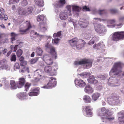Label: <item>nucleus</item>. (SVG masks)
I'll return each mask as SVG.
<instances>
[{
    "instance_id": "f257e3e1",
    "label": "nucleus",
    "mask_w": 124,
    "mask_h": 124,
    "mask_svg": "<svg viewBox=\"0 0 124 124\" xmlns=\"http://www.w3.org/2000/svg\"><path fill=\"white\" fill-rule=\"evenodd\" d=\"M93 61L91 60L87 59H84L80 61H76L74 62V64L76 66L79 65L84 64V67L85 69H89L92 66Z\"/></svg>"
},
{
    "instance_id": "f03ea898",
    "label": "nucleus",
    "mask_w": 124,
    "mask_h": 124,
    "mask_svg": "<svg viewBox=\"0 0 124 124\" xmlns=\"http://www.w3.org/2000/svg\"><path fill=\"white\" fill-rule=\"evenodd\" d=\"M54 67L55 68L52 69V67L48 66H45L44 68V70L46 73H49L51 76H54L56 75L55 71L58 69L57 65L54 64Z\"/></svg>"
},
{
    "instance_id": "7ed1b4c3",
    "label": "nucleus",
    "mask_w": 124,
    "mask_h": 124,
    "mask_svg": "<svg viewBox=\"0 0 124 124\" xmlns=\"http://www.w3.org/2000/svg\"><path fill=\"white\" fill-rule=\"evenodd\" d=\"M124 39V31H117L114 32L112 36L113 40L117 41Z\"/></svg>"
},
{
    "instance_id": "20e7f679",
    "label": "nucleus",
    "mask_w": 124,
    "mask_h": 124,
    "mask_svg": "<svg viewBox=\"0 0 124 124\" xmlns=\"http://www.w3.org/2000/svg\"><path fill=\"white\" fill-rule=\"evenodd\" d=\"M82 109L83 113L85 116L90 117L93 116V113L92 111L93 109L90 106H85L83 107Z\"/></svg>"
},
{
    "instance_id": "39448f33",
    "label": "nucleus",
    "mask_w": 124,
    "mask_h": 124,
    "mask_svg": "<svg viewBox=\"0 0 124 124\" xmlns=\"http://www.w3.org/2000/svg\"><path fill=\"white\" fill-rule=\"evenodd\" d=\"M121 68V64L120 62L115 63L112 69L111 72L112 73H116L115 74L117 75L122 72Z\"/></svg>"
},
{
    "instance_id": "423d86ee",
    "label": "nucleus",
    "mask_w": 124,
    "mask_h": 124,
    "mask_svg": "<svg viewBox=\"0 0 124 124\" xmlns=\"http://www.w3.org/2000/svg\"><path fill=\"white\" fill-rule=\"evenodd\" d=\"M101 112H102V114H103L101 117V120L102 121H104L106 120L109 121H111L114 119V117H109L107 114V111H106L105 108H101Z\"/></svg>"
},
{
    "instance_id": "0eeeda50",
    "label": "nucleus",
    "mask_w": 124,
    "mask_h": 124,
    "mask_svg": "<svg viewBox=\"0 0 124 124\" xmlns=\"http://www.w3.org/2000/svg\"><path fill=\"white\" fill-rule=\"evenodd\" d=\"M56 83L55 79L53 78H51L49 80V82L47 85H46L43 87L42 88L49 89L51 88L55 85Z\"/></svg>"
},
{
    "instance_id": "6e6552de",
    "label": "nucleus",
    "mask_w": 124,
    "mask_h": 124,
    "mask_svg": "<svg viewBox=\"0 0 124 124\" xmlns=\"http://www.w3.org/2000/svg\"><path fill=\"white\" fill-rule=\"evenodd\" d=\"M23 25L24 29L21 30L19 31L20 33L22 34H23L28 31L32 27L30 22L29 21H26L23 23Z\"/></svg>"
},
{
    "instance_id": "1a4fd4ad",
    "label": "nucleus",
    "mask_w": 124,
    "mask_h": 124,
    "mask_svg": "<svg viewBox=\"0 0 124 124\" xmlns=\"http://www.w3.org/2000/svg\"><path fill=\"white\" fill-rule=\"evenodd\" d=\"M118 80L114 77L109 78L108 82V85L112 87H115L119 85L118 83Z\"/></svg>"
},
{
    "instance_id": "9d476101",
    "label": "nucleus",
    "mask_w": 124,
    "mask_h": 124,
    "mask_svg": "<svg viewBox=\"0 0 124 124\" xmlns=\"http://www.w3.org/2000/svg\"><path fill=\"white\" fill-rule=\"evenodd\" d=\"M45 46L46 48V50H50V53L53 55V57H54L56 59L57 57V55L55 48L48 43L45 45Z\"/></svg>"
},
{
    "instance_id": "9b49d317",
    "label": "nucleus",
    "mask_w": 124,
    "mask_h": 124,
    "mask_svg": "<svg viewBox=\"0 0 124 124\" xmlns=\"http://www.w3.org/2000/svg\"><path fill=\"white\" fill-rule=\"evenodd\" d=\"M43 60L48 65H51L53 63L52 58L47 54L44 55Z\"/></svg>"
},
{
    "instance_id": "f8f14e48",
    "label": "nucleus",
    "mask_w": 124,
    "mask_h": 124,
    "mask_svg": "<svg viewBox=\"0 0 124 124\" xmlns=\"http://www.w3.org/2000/svg\"><path fill=\"white\" fill-rule=\"evenodd\" d=\"M71 15L70 12H67L66 11L61 12L59 15L60 19L62 20H65L67 19L68 16Z\"/></svg>"
},
{
    "instance_id": "ddd939ff",
    "label": "nucleus",
    "mask_w": 124,
    "mask_h": 124,
    "mask_svg": "<svg viewBox=\"0 0 124 124\" xmlns=\"http://www.w3.org/2000/svg\"><path fill=\"white\" fill-rule=\"evenodd\" d=\"M75 83L77 87H84L86 85L85 83L82 80L80 79H76L75 80Z\"/></svg>"
},
{
    "instance_id": "4468645a",
    "label": "nucleus",
    "mask_w": 124,
    "mask_h": 124,
    "mask_svg": "<svg viewBox=\"0 0 124 124\" xmlns=\"http://www.w3.org/2000/svg\"><path fill=\"white\" fill-rule=\"evenodd\" d=\"M85 44V41L81 39L79 40L78 42L76 45V49L78 50L81 49L84 46Z\"/></svg>"
},
{
    "instance_id": "2eb2a0df",
    "label": "nucleus",
    "mask_w": 124,
    "mask_h": 124,
    "mask_svg": "<svg viewBox=\"0 0 124 124\" xmlns=\"http://www.w3.org/2000/svg\"><path fill=\"white\" fill-rule=\"evenodd\" d=\"M19 81L18 83H17V86L19 88H21L24 85L25 82V79L23 78H19Z\"/></svg>"
},
{
    "instance_id": "dca6fc26",
    "label": "nucleus",
    "mask_w": 124,
    "mask_h": 124,
    "mask_svg": "<svg viewBox=\"0 0 124 124\" xmlns=\"http://www.w3.org/2000/svg\"><path fill=\"white\" fill-rule=\"evenodd\" d=\"M65 0H60L56 2L54 5L55 9H56V8L62 6L65 4Z\"/></svg>"
},
{
    "instance_id": "f3484780",
    "label": "nucleus",
    "mask_w": 124,
    "mask_h": 124,
    "mask_svg": "<svg viewBox=\"0 0 124 124\" xmlns=\"http://www.w3.org/2000/svg\"><path fill=\"white\" fill-rule=\"evenodd\" d=\"M78 24L81 28H85L87 27L88 24V23L85 20H82L81 21L79 20L78 21Z\"/></svg>"
},
{
    "instance_id": "a211bd4d",
    "label": "nucleus",
    "mask_w": 124,
    "mask_h": 124,
    "mask_svg": "<svg viewBox=\"0 0 124 124\" xmlns=\"http://www.w3.org/2000/svg\"><path fill=\"white\" fill-rule=\"evenodd\" d=\"M79 40L77 38H75L69 41V42L71 46H75Z\"/></svg>"
},
{
    "instance_id": "6ab92c4d",
    "label": "nucleus",
    "mask_w": 124,
    "mask_h": 124,
    "mask_svg": "<svg viewBox=\"0 0 124 124\" xmlns=\"http://www.w3.org/2000/svg\"><path fill=\"white\" fill-rule=\"evenodd\" d=\"M40 25V31L42 32H44L46 31L47 29L46 26V24L43 22H40L39 23Z\"/></svg>"
},
{
    "instance_id": "aec40b11",
    "label": "nucleus",
    "mask_w": 124,
    "mask_h": 124,
    "mask_svg": "<svg viewBox=\"0 0 124 124\" xmlns=\"http://www.w3.org/2000/svg\"><path fill=\"white\" fill-rule=\"evenodd\" d=\"M84 91L87 93H92L93 92V88L89 85L86 86L84 89Z\"/></svg>"
},
{
    "instance_id": "412c9836",
    "label": "nucleus",
    "mask_w": 124,
    "mask_h": 124,
    "mask_svg": "<svg viewBox=\"0 0 124 124\" xmlns=\"http://www.w3.org/2000/svg\"><path fill=\"white\" fill-rule=\"evenodd\" d=\"M83 99L84 102L86 103H90L91 102L92 100L90 97L87 95H85Z\"/></svg>"
},
{
    "instance_id": "4be33fe9",
    "label": "nucleus",
    "mask_w": 124,
    "mask_h": 124,
    "mask_svg": "<svg viewBox=\"0 0 124 124\" xmlns=\"http://www.w3.org/2000/svg\"><path fill=\"white\" fill-rule=\"evenodd\" d=\"M19 14L20 15H27L26 8L19 9L18 10Z\"/></svg>"
},
{
    "instance_id": "5701e85b",
    "label": "nucleus",
    "mask_w": 124,
    "mask_h": 124,
    "mask_svg": "<svg viewBox=\"0 0 124 124\" xmlns=\"http://www.w3.org/2000/svg\"><path fill=\"white\" fill-rule=\"evenodd\" d=\"M72 11L74 13L78 14L81 10V8L78 6L73 5Z\"/></svg>"
},
{
    "instance_id": "b1692460",
    "label": "nucleus",
    "mask_w": 124,
    "mask_h": 124,
    "mask_svg": "<svg viewBox=\"0 0 124 124\" xmlns=\"http://www.w3.org/2000/svg\"><path fill=\"white\" fill-rule=\"evenodd\" d=\"M17 97L21 100L23 99L27 96L26 93L22 92L17 95Z\"/></svg>"
},
{
    "instance_id": "393cba45",
    "label": "nucleus",
    "mask_w": 124,
    "mask_h": 124,
    "mask_svg": "<svg viewBox=\"0 0 124 124\" xmlns=\"http://www.w3.org/2000/svg\"><path fill=\"white\" fill-rule=\"evenodd\" d=\"M119 114L123 116L118 117V119L120 124H124V112L121 111Z\"/></svg>"
},
{
    "instance_id": "a878e982",
    "label": "nucleus",
    "mask_w": 124,
    "mask_h": 124,
    "mask_svg": "<svg viewBox=\"0 0 124 124\" xmlns=\"http://www.w3.org/2000/svg\"><path fill=\"white\" fill-rule=\"evenodd\" d=\"M36 5L40 7H42L44 5L43 0H34Z\"/></svg>"
},
{
    "instance_id": "bb28decb",
    "label": "nucleus",
    "mask_w": 124,
    "mask_h": 124,
    "mask_svg": "<svg viewBox=\"0 0 124 124\" xmlns=\"http://www.w3.org/2000/svg\"><path fill=\"white\" fill-rule=\"evenodd\" d=\"M19 72L20 73H29L30 72L29 68L27 67H24L22 70H20Z\"/></svg>"
},
{
    "instance_id": "cd10ccee",
    "label": "nucleus",
    "mask_w": 124,
    "mask_h": 124,
    "mask_svg": "<svg viewBox=\"0 0 124 124\" xmlns=\"http://www.w3.org/2000/svg\"><path fill=\"white\" fill-rule=\"evenodd\" d=\"M100 96V94L98 93L93 94L92 96L93 100L95 101H96Z\"/></svg>"
},
{
    "instance_id": "c85d7f7f",
    "label": "nucleus",
    "mask_w": 124,
    "mask_h": 124,
    "mask_svg": "<svg viewBox=\"0 0 124 124\" xmlns=\"http://www.w3.org/2000/svg\"><path fill=\"white\" fill-rule=\"evenodd\" d=\"M94 26L95 31L97 32L100 33L101 32V26L100 24H94Z\"/></svg>"
},
{
    "instance_id": "c756f323",
    "label": "nucleus",
    "mask_w": 124,
    "mask_h": 124,
    "mask_svg": "<svg viewBox=\"0 0 124 124\" xmlns=\"http://www.w3.org/2000/svg\"><path fill=\"white\" fill-rule=\"evenodd\" d=\"M10 85H11L10 88L12 89H16L17 88V86L16 85L15 81L12 80L10 81Z\"/></svg>"
},
{
    "instance_id": "7c9ffc66",
    "label": "nucleus",
    "mask_w": 124,
    "mask_h": 124,
    "mask_svg": "<svg viewBox=\"0 0 124 124\" xmlns=\"http://www.w3.org/2000/svg\"><path fill=\"white\" fill-rule=\"evenodd\" d=\"M36 53L39 56H40L42 55L43 51L40 47H38L36 49Z\"/></svg>"
},
{
    "instance_id": "2f4dec72",
    "label": "nucleus",
    "mask_w": 124,
    "mask_h": 124,
    "mask_svg": "<svg viewBox=\"0 0 124 124\" xmlns=\"http://www.w3.org/2000/svg\"><path fill=\"white\" fill-rule=\"evenodd\" d=\"M68 21L69 22H71L73 23L75 28H78V27H77V21H75L74 20L71 18H69L68 19Z\"/></svg>"
},
{
    "instance_id": "473e14b6",
    "label": "nucleus",
    "mask_w": 124,
    "mask_h": 124,
    "mask_svg": "<svg viewBox=\"0 0 124 124\" xmlns=\"http://www.w3.org/2000/svg\"><path fill=\"white\" fill-rule=\"evenodd\" d=\"M1 81L2 84H5V89H6L9 88V86L8 85V83L7 81L6 80V79L5 78L2 79V80H0V81Z\"/></svg>"
},
{
    "instance_id": "72a5a7b5",
    "label": "nucleus",
    "mask_w": 124,
    "mask_h": 124,
    "mask_svg": "<svg viewBox=\"0 0 124 124\" xmlns=\"http://www.w3.org/2000/svg\"><path fill=\"white\" fill-rule=\"evenodd\" d=\"M33 9V7L31 6L29 7L26 9V12L27 15L31 13Z\"/></svg>"
},
{
    "instance_id": "f704fd0d",
    "label": "nucleus",
    "mask_w": 124,
    "mask_h": 124,
    "mask_svg": "<svg viewBox=\"0 0 124 124\" xmlns=\"http://www.w3.org/2000/svg\"><path fill=\"white\" fill-rule=\"evenodd\" d=\"M11 42L13 43V41L16 40L15 37L17 36L18 34H16L14 32H12L11 33Z\"/></svg>"
},
{
    "instance_id": "c9c22d12",
    "label": "nucleus",
    "mask_w": 124,
    "mask_h": 124,
    "mask_svg": "<svg viewBox=\"0 0 124 124\" xmlns=\"http://www.w3.org/2000/svg\"><path fill=\"white\" fill-rule=\"evenodd\" d=\"M109 98L111 99V101H117L119 99L118 97L116 95H112L109 97Z\"/></svg>"
},
{
    "instance_id": "e433bc0d",
    "label": "nucleus",
    "mask_w": 124,
    "mask_h": 124,
    "mask_svg": "<svg viewBox=\"0 0 124 124\" xmlns=\"http://www.w3.org/2000/svg\"><path fill=\"white\" fill-rule=\"evenodd\" d=\"M44 16L43 15L38 16L37 17V20L39 22L41 20H43L44 18Z\"/></svg>"
},
{
    "instance_id": "4c0bfd02",
    "label": "nucleus",
    "mask_w": 124,
    "mask_h": 124,
    "mask_svg": "<svg viewBox=\"0 0 124 124\" xmlns=\"http://www.w3.org/2000/svg\"><path fill=\"white\" fill-rule=\"evenodd\" d=\"M94 79V78L93 76H91L89 77L88 79H87V80L88 82L91 84L92 83Z\"/></svg>"
},
{
    "instance_id": "58836bf2",
    "label": "nucleus",
    "mask_w": 124,
    "mask_h": 124,
    "mask_svg": "<svg viewBox=\"0 0 124 124\" xmlns=\"http://www.w3.org/2000/svg\"><path fill=\"white\" fill-rule=\"evenodd\" d=\"M60 40V39L58 38H55L53 39L52 40V43L53 44H57Z\"/></svg>"
},
{
    "instance_id": "ea45409f",
    "label": "nucleus",
    "mask_w": 124,
    "mask_h": 124,
    "mask_svg": "<svg viewBox=\"0 0 124 124\" xmlns=\"http://www.w3.org/2000/svg\"><path fill=\"white\" fill-rule=\"evenodd\" d=\"M23 52V51L20 49L18 50L16 53L17 56L18 57H20L22 55Z\"/></svg>"
},
{
    "instance_id": "a19ab883",
    "label": "nucleus",
    "mask_w": 124,
    "mask_h": 124,
    "mask_svg": "<svg viewBox=\"0 0 124 124\" xmlns=\"http://www.w3.org/2000/svg\"><path fill=\"white\" fill-rule=\"evenodd\" d=\"M31 91L34 93H38L37 95H38L39 93V88L37 87L34 89H32L31 90Z\"/></svg>"
},
{
    "instance_id": "79ce46f5",
    "label": "nucleus",
    "mask_w": 124,
    "mask_h": 124,
    "mask_svg": "<svg viewBox=\"0 0 124 124\" xmlns=\"http://www.w3.org/2000/svg\"><path fill=\"white\" fill-rule=\"evenodd\" d=\"M72 6L69 5L67 6V8L68 10L67 11H66L67 12H70V14H71V9H72Z\"/></svg>"
},
{
    "instance_id": "37998d69",
    "label": "nucleus",
    "mask_w": 124,
    "mask_h": 124,
    "mask_svg": "<svg viewBox=\"0 0 124 124\" xmlns=\"http://www.w3.org/2000/svg\"><path fill=\"white\" fill-rule=\"evenodd\" d=\"M39 58L38 57L35 58L33 59H32L30 61V63L31 64H33L36 63L38 60Z\"/></svg>"
},
{
    "instance_id": "c03bdc74",
    "label": "nucleus",
    "mask_w": 124,
    "mask_h": 124,
    "mask_svg": "<svg viewBox=\"0 0 124 124\" xmlns=\"http://www.w3.org/2000/svg\"><path fill=\"white\" fill-rule=\"evenodd\" d=\"M28 4V1L26 0H23L21 3V5L23 6H26Z\"/></svg>"
},
{
    "instance_id": "a18cd8bd",
    "label": "nucleus",
    "mask_w": 124,
    "mask_h": 124,
    "mask_svg": "<svg viewBox=\"0 0 124 124\" xmlns=\"http://www.w3.org/2000/svg\"><path fill=\"white\" fill-rule=\"evenodd\" d=\"M61 31L58 32L57 33H54L53 36V37H58L61 35Z\"/></svg>"
},
{
    "instance_id": "49530a36",
    "label": "nucleus",
    "mask_w": 124,
    "mask_h": 124,
    "mask_svg": "<svg viewBox=\"0 0 124 124\" xmlns=\"http://www.w3.org/2000/svg\"><path fill=\"white\" fill-rule=\"evenodd\" d=\"M101 44L100 43H99L96 45H94L93 46V48L96 49H98L101 47Z\"/></svg>"
},
{
    "instance_id": "de8ad7c7",
    "label": "nucleus",
    "mask_w": 124,
    "mask_h": 124,
    "mask_svg": "<svg viewBox=\"0 0 124 124\" xmlns=\"http://www.w3.org/2000/svg\"><path fill=\"white\" fill-rule=\"evenodd\" d=\"M90 74L89 73H83L82 74H78V75H79L81 76H83V77H87L88 76H89L90 75Z\"/></svg>"
},
{
    "instance_id": "09e8293b",
    "label": "nucleus",
    "mask_w": 124,
    "mask_h": 124,
    "mask_svg": "<svg viewBox=\"0 0 124 124\" xmlns=\"http://www.w3.org/2000/svg\"><path fill=\"white\" fill-rule=\"evenodd\" d=\"M31 86V84L27 83H26L25 85V90L26 91H27L30 87V86Z\"/></svg>"
},
{
    "instance_id": "8fccbe9b",
    "label": "nucleus",
    "mask_w": 124,
    "mask_h": 124,
    "mask_svg": "<svg viewBox=\"0 0 124 124\" xmlns=\"http://www.w3.org/2000/svg\"><path fill=\"white\" fill-rule=\"evenodd\" d=\"M31 92L29 93V95L30 96H36L37 95V93H34L31 90Z\"/></svg>"
},
{
    "instance_id": "3c124183",
    "label": "nucleus",
    "mask_w": 124,
    "mask_h": 124,
    "mask_svg": "<svg viewBox=\"0 0 124 124\" xmlns=\"http://www.w3.org/2000/svg\"><path fill=\"white\" fill-rule=\"evenodd\" d=\"M0 68L1 69H6L8 70H9V68L8 67V66L3 65L0 67Z\"/></svg>"
},
{
    "instance_id": "603ef678",
    "label": "nucleus",
    "mask_w": 124,
    "mask_h": 124,
    "mask_svg": "<svg viewBox=\"0 0 124 124\" xmlns=\"http://www.w3.org/2000/svg\"><path fill=\"white\" fill-rule=\"evenodd\" d=\"M20 68V66L18 63H16L15 64L14 69L15 70H16L17 69H19Z\"/></svg>"
},
{
    "instance_id": "864d4df0",
    "label": "nucleus",
    "mask_w": 124,
    "mask_h": 124,
    "mask_svg": "<svg viewBox=\"0 0 124 124\" xmlns=\"http://www.w3.org/2000/svg\"><path fill=\"white\" fill-rule=\"evenodd\" d=\"M16 60V55L15 54H13L11 58V61H15Z\"/></svg>"
},
{
    "instance_id": "5fc2aeb1",
    "label": "nucleus",
    "mask_w": 124,
    "mask_h": 124,
    "mask_svg": "<svg viewBox=\"0 0 124 124\" xmlns=\"http://www.w3.org/2000/svg\"><path fill=\"white\" fill-rule=\"evenodd\" d=\"M19 1V0H10L9 1V2L10 3L13 4L18 3Z\"/></svg>"
},
{
    "instance_id": "6e6d98bb",
    "label": "nucleus",
    "mask_w": 124,
    "mask_h": 124,
    "mask_svg": "<svg viewBox=\"0 0 124 124\" xmlns=\"http://www.w3.org/2000/svg\"><path fill=\"white\" fill-rule=\"evenodd\" d=\"M23 21L21 19H19L16 20L15 23L16 25H18L22 23Z\"/></svg>"
},
{
    "instance_id": "4d7b16f0",
    "label": "nucleus",
    "mask_w": 124,
    "mask_h": 124,
    "mask_svg": "<svg viewBox=\"0 0 124 124\" xmlns=\"http://www.w3.org/2000/svg\"><path fill=\"white\" fill-rule=\"evenodd\" d=\"M30 34L31 36H32L33 35H39L37 32L34 31H32Z\"/></svg>"
},
{
    "instance_id": "13d9d810",
    "label": "nucleus",
    "mask_w": 124,
    "mask_h": 124,
    "mask_svg": "<svg viewBox=\"0 0 124 124\" xmlns=\"http://www.w3.org/2000/svg\"><path fill=\"white\" fill-rule=\"evenodd\" d=\"M108 23L109 24H113L115 22V20L114 19L110 20L108 21Z\"/></svg>"
},
{
    "instance_id": "bf43d9fd",
    "label": "nucleus",
    "mask_w": 124,
    "mask_h": 124,
    "mask_svg": "<svg viewBox=\"0 0 124 124\" xmlns=\"http://www.w3.org/2000/svg\"><path fill=\"white\" fill-rule=\"evenodd\" d=\"M101 109L100 108L98 109L97 110V116H101Z\"/></svg>"
},
{
    "instance_id": "052dcab7",
    "label": "nucleus",
    "mask_w": 124,
    "mask_h": 124,
    "mask_svg": "<svg viewBox=\"0 0 124 124\" xmlns=\"http://www.w3.org/2000/svg\"><path fill=\"white\" fill-rule=\"evenodd\" d=\"M83 8L84 10L86 11H90V10L89 8L86 6L83 7Z\"/></svg>"
},
{
    "instance_id": "680f3d73",
    "label": "nucleus",
    "mask_w": 124,
    "mask_h": 124,
    "mask_svg": "<svg viewBox=\"0 0 124 124\" xmlns=\"http://www.w3.org/2000/svg\"><path fill=\"white\" fill-rule=\"evenodd\" d=\"M27 62L25 61H23L22 62L20 63V65L21 66H23L26 65Z\"/></svg>"
},
{
    "instance_id": "e2e57ef3",
    "label": "nucleus",
    "mask_w": 124,
    "mask_h": 124,
    "mask_svg": "<svg viewBox=\"0 0 124 124\" xmlns=\"http://www.w3.org/2000/svg\"><path fill=\"white\" fill-rule=\"evenodd\" d=\"M110 11L112 14H115L117 12V10L116 9H111L110 10Z\"/></svg>"
},
{
    "instance_id": "0e129e2a",
    "label": "nucleus",
    "mask_w": 124,
    "mask_h": 124,
    "mask_svg": "<svg viewBox=\"0 0 124 124\" xmlns=\"http://www.w3.org/2000/svg\"><path fill=\"white\" fill-rule=\"evenodd\" d=\"M38 64L40 67H43L44 66V63L42 61L39 62Z\"/></svg>"
},
{
    "instance_id": "69168bd1",
    "label": "nucleus",
    "mask_w": 124,
    "mask_h": 124,
    "mask_svg": "<svg viewBox=\"0 0 124 124\" xmlns=\"http://www.w3.org/2000/svg\"><path fill=\"white\" fill-rule=\"evenodd\" d=\"M99 39H98V37H94L92 39L94 41V42L98 41Z\"/></svg>"
},
{
    "instance_id": "338daca9",
    "label": "nucleus",
    "mask_w": 124,
    "mask_h": 124,
    "mask_svg": "<svg viewBox=\"0 0 124 124\" xmlns=\"http://www.w3.org/2000/svg\"><path fill=\"white\" fill-rule=\"evenodd\" d=\"M21 43H20L18 45H16L13 48V49H14L13 50L14 51H16V50L17 49V47H19V45Z\"/></svg>"
},
{
    "instance_id": "774afa93",
    "label": "nucleus",
    "mask_w": 124,
    "mask_h": 124,
    "mask_svg": "<svg viewBox=\"0 0 124 124\" xmlns=\"http://www.w3.org/2000/svg\"><path fill=\"white\" fill-rule=\"evenodd\" d=\"M7 62V61L5 59H3L1 61V64H3L6 63Z\"/></svg>"
}]
</instances>
